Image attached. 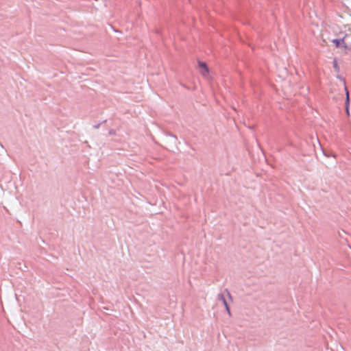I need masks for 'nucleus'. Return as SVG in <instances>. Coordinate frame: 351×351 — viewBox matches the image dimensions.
<instances>
[{"mask_svg":"<svg viewBox=\"0 0 351 351\" xmlns=\"http://www.w3.org/2000/svg\"><path fill=\"white\" fill-rule=\"evenodd\" d=\"M219 297L220 300H221V301L223 302V304H224V306H225V307H226L228 314L230 315V308H229V306H228V305L227 304L226 300H225V298H223V295H219Z\"/></svg>","mask_w":351,"mask_h":351,"instance_id":"3","label":"nucleus"},{"mask_svg":"<svg viewBox=\"0 0 351 351\" xmlns=\"http://www.w3.org/2000/svg\"><path fill=\"white\" fill-rule=\"evenodd\" d=\"M332 42L335 45L336 47L339 48L340 45L343 43L342 39H334Z\"/></svg>","mask_w":351,"mask_h":351,"instance_id":"4","label":"nucleus"},{"mask_svg":"<svg viewBox=\"0 0 351 351\" xmlns=\"http://www.w3.org/2000/svg\"><path fill=\"white\" fill-rule=\"evenodd\" d=\"M345 90H346V111H347V114L349 115V111H348V104L349 103V92H348V90L346 87H345Z\"/></svg>","mask_w":351,"mask_h":351,"instance_id":"5","label":"nucleus"},{"mask_svg":"<svg viewBox=\"0 0 351 351\" xmlns=\"http://www.w3.org/2000/svg\"><path fill=\"white\" fill-rule=\"evenodd\" d=\"M333 67L337 72L339 71V67L338 66L337 61L336 60H333Z\"/></svg>","mask_w":351,"mask_h":351,"instance_id":"6","label":"nucleus"},{"mask_svg":"<svg viewBox=\"0 0 351 351\" xmlns=\"http://www.w3.org/2000/svg\"><path fill=\"white\" fill-rule=\"evenodd\" d=\"M199 69L200 73L204 77L208 76L209 71H208V68L207 65L206 64V63L199 62Z\"/></svg>","mask_w":351,"mask_h":351,"instance_id":"2","label":"nucleus"},{"mask_svg":"<svg viewBox=\"0 0 351 351\" xmlns=\"http://www.w3.org/2000/svg\"><path fill=\"white\" fill-rule=\"evenodd\" d=\"M340 52L347 54L351 51V45L346 42V37L343 38V43L339 47Z\"/></svg>","mask_w":351,"mask_h":351,"instance_id":"1","label":"nucleus"}]
</instances>
